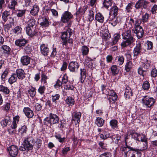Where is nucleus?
<instances>
[{"mask_svg": "<svg viewBox=\"0 0 157 157\" xmlns=\"http://www.w3.org/2000/svg\"><path fill=\"white\" fill-rule=\"evenodd\" d=\"M25 53L26 54H29L32 51V48L30 46L28 45L27 46H26L24 48Z\"/></svg>", "mask_w": 157, "mask_h": 157, "instance_id": "nucleus-64", "label": "nucleus"}, {"mask_svg": "<svg viewBox=\"0 0 157 157\" xmlns=\"http://www.w3.org/2000/svg\"><path fill=\"white\" fill-rule=\"evenodd\" d=\"M94 13L92 10H90L89 11L88 19L90 21H92L94 19Z\"/></svg>", "mask_w": 157, "mask_h": 157, "instance_id": "nucleus-61", "label": "nucleus"}, {"mask_svg": "<svg viewBox=\"0 0 157 157\" xmlns=\"http://www.w3.org/2000/svg\"><path fill=\"white\" fill-rule=\"evenodd\" d=\"M117 63L120 65H122L124 61V58L123 56H119L116 58Z\"/></svg>", "mask_w": 157, "mask_h": 157, "instance_id": "nucleus-51", "label": "nucleus"}, {"mask_svg": "<svg viewBox=\"0 0 157 157\" xmlns=\"http://www.w3.org/2000/svg\"><path fill=\"white\" fill-rule=\"evenodd\" d=\"M79 67L78 63L75 61H72L70 63L68 68L71 71L75 72L77 71Z\"/></svg>", "mask_w": 157, "mask_h": 157, "instance_id": "nucleus-12", "label": "nucleus"}, {"mask_svg": "<svg viewBox=\"0 0 157 157\" xmlns=\"http://www.w3.org/2000/svg\"><path fill=\"white\" fill-rule=\"evenodd\" d=\"M113 37L112 42L111 43L112 45H115L117 44L120 37V35L118 33H116L114 34Z\"/></svg>", "mask_w": 157, "mask_h": 157, "instance_id": "nucleus-39", "label": "nucleus"}, {"mask_svg": "<svg viewBox=\"0 0 157 157\" xmlns=\"http://www.w3.org/2000/svg\"><path fill=\"white\" fill-rule=\"evenodd\" d=\"M100 137L103 140H105L108 138H110L111 139L113 138V135L108 130L105 131L103 134H100Z\"/></svg>", "mask_w": 157, "mask_h": 157, "instance_id": "nucleus-16", "label": "nucleus"}, {"mask_svg": "<svg viewBox=\"0 0 157 157\" xmlns=\"http://www.w3.org/2000/svg\"><path fill=\"white\" fill-rule=\"evenodd\" d=\"M132 31L138 39L142 37L144 34V30L141 26L134 27Z\"/></svg>", "mask_w": 157, "mask_h": 157, "instance_id": "nucleus-9", "label": "nucleus"}, {"mask_svg": "<svg viewBox=\"0 0 157 157\" xmlns=\"http://www.w3.org/2000/svg\"><path fill=\"white\" fill-rule=\"evenodd\" d=\"M132 137L136 141H140V139H140L141 134L137 133H132Z\"/></svg>", "mask_w": 157, "mask_h": 157, "instance_id": "nucleus-52", "label": "nucleus"}, {"mask_svg": "<svg viewBox=\"0 0 157 157\" xmlns=\"http://www.w3.org/2000/svg\"><path fill=\"white\" fill-rule=\"evenodd\" d=\"M133 4L134 3L132 2H131L128 4L125 8L127 12L129 13L131 12Z\"/></svg>", "mask_w": 157, "mask_h": 157, "instance_id": "nucleus-55", "label": "nucleus"}, {"mask_svg": "<svg viewBox=\"0 0 157 157\" xmlns=\"http://www.w3.org/2000/svg\"><path fill=\"white\" fill-rule=\"evenodd\" d=\"M23 111L26 116L28 118H32L34 115L33 111L29 107L25 108L23 109Z\"/></svg>", "mask_w": 157, "mask_h": 157, "instance_id": "nucleus-19", "label": "nucleus"}, {"mask_svg": "<svg viewBox=\"0 0 157 157\" xmlns=\"http://www.w3.org/2000/svg\"><path fill=\"white\" fill-rule=\"evenodd\" d=\"M48 78L47 76L44 74L42 73L41 75V81L42 82H43L44 84H45L47 82V80Z\"/></svg>", "mask_w": 157, "mask_h": 157, "instance_id": "nucleus-60", "label": "nucleus"}, {"mask_svg": "<svg viewBox=\"0 0 157 157\" xmlns=\"http://www.w3.org/2000/svg\"><path fill=\"white\" fill-rule=\"evenodd\" d=\"M95 19L99 22L103 23L104 22V17L101 13H98L96 14Z\"/></svg>", "mask_w": 157, "mask_h": 157, "instance_id": "nucleus-34", "label": "nucleus"}, {"mask_svg": "<svg viewBox=\"0 0 157 157\" xmlns=\"http://www.w3.org/2000/svg\"><path fill=\"white\" fill-rule=\"evenodd\" d=\"M35 143L34 140L32 137L25 139L22 144V146L19 147V150L22 151L32 150Z\"/></svg>", "mask_w": 157, "mask_h": 157, "instance_id": "nucleus-4", "label": "nucleus"}, {"mask_svg": "<svg viewBox=\"0 0 157 157\" xmlns=\"http://www.w3.org/2000/svg\"><path fill=\"white\" fill-rule=\"evenodd\" d=\"M118 8L117 6H113L110 9V16H116L118 13Z\"/></svg>", "mask_w": 157, "mask_h": 157, "instance_id": "nucleus-23", "label": "nucleus"}, {"mask_svg": "<svg viewBox=\"0 0 157 157\" xmlns=\"http://www.w3.org/2000/svg\"><path fill=\"white\" fill-rule=\"evenodd\" d=\"M9 70L8 69H6L4 71L3 73L2 74L1 78L2 80L3 81L5 80L6 77L7 75L8 74Z\"/></svg>", "mask_w": 157, "mask_h": 157, "instance_id": "nucleus-53", "label": "nucleus"}, {"mask_svg": "<svg viewBox=\"0 0 157 157\" xmlns=\"http://www.w3.org/2000/svg\"><path fill=\"white\" fill-rule=\"evenodd\" d=\"M142 101L144 106L146 107L150 108L153 105L155 100L152 98L145 96L142 99Z\"/></svg>", "mask_w": 157, "mask_h": 157, "instance_id": "nucleus-7", "label": "nucleus"}, {"mask_svg": "<svg viewBox=\"0 0 157 157\" xmlns=\"http://www.w3.org/2000/svg\"><path fill=\"white\" fill-rule=\"evenodd\" d=\"M115 17L110 16L109 18L110 23L113 26H116L118 23L117 20Z\"/></svg>", "mask_w": 157, "mask_h": 157, "instance_id": "nucleus-36", "label": "nucleus"}, {"mask_svg": "<svg viewBox=\"0 0 157 157\" xmlns=\"http://www.w3.org/2000/svg\"><path fill=\"white\" fill-rule=\"evenodd\" d=\"M133 66L134 64L132 61L127 60V62L125 66V69L127 72H129Z\"/></svg>", "mask_w": 157, "mask_h": 157, "instance_id": "nucleus-31", "label": "nucleus"}, {"mask_svg": "<svg viewBox=\"0 0 157 157\" xmlns=\"http://www.w3.org/2000/svg\"><path fill=\"white\" fill-rule=\"evenodd\" d=\"M73 33V30L70 28L68 29L66 31L62 33L61 38L63 42L62 44L63 46L66 47L68 46V44L69 46L72 45L73 43V40L70 37Z\"/></svg>", "mask_w": 157, "mask_h": 157, "instance_id": "nucleus-1", "label": "nucleus"}, {"mask_svg": "<svg viewBox=\"0 0 157 157\" xmlns=\"http://www.w3.org/2000/svg\"><path fill=\"white\" fill-rule=\"evenodd\" d=\"M141 49V43H138L137 44L133 50V56L134 57H137L139 54L140 53Z\"/></svg>", "mask_w": 157, "mask_h": 157, "instance_id": "nucleus-14", "label": "nucleus"}, {"mask_svg": "<svg viewBox=\"0 0 157 157\" xmlns=\"http://www.w3.org/2000/svg\"><path fill=\"white\" fill-rule=\"evenodd\" d=\"M92 59L89 57H86L85 59V63L88 66H91L92 65Z\"/></svg>", "mask_w": 157, "mask_h": 157, "instance_id": "nucleus-57", "label": "nucleus"}, {"mask_svg": "<svg viewBox=\"0 0 157 157\" xmlns=\"http://www.w3.org/2000/svg\"><path fill=\"white\" fill-rule=\"evenodd\" d=\"M149 16V14L147 13H145L142 16L141 21L144 23L147 22L148 21Z\"/></svg>", "mask_w": 157, "mask_h": 157, "instance_id": "nucleus-56", "label": "nucleus"}, {"mask_svg": "<svg viewBox=\"0 0 157 157\" xmlns=\"http://www.w3.org/2000/svg\"><path fill=\"white\" fill-rule=\"evenodd\" d=\"M22 29L19 26H17L13 29V32L15 36L21 34V32Z\"/></svg>", "mask_w": 157, "mask_h": 157, "instance_id": "nucleus-47", "label": "nucleus"}, {"mask_svg": "<svg viewBox=\"0 0 157 157\" xmlns=\"http://www.w3.org/2000/svg\"><path fill=\"white\" fill-rule=\"evenodd\" d=\"M150 62L148 60H147L146 62L143 63L142 67L145 70L148 69L150 67Z\"/></svg>", "mask_w": 157, "mask_h": 157, "instance_id": "nucleus-58", "label": "nucleus"}, {"mask_svg": "<svg viewBox=\"0 0 157 157\" xmlns=\"http://www.w3.org/2000/svg\"><path fill=\"white\" fill-rule=\"evenodd\" d=\"M111 70L113 75H116L118 74L119 71L118 69L117 66L116 65H113L111 67Z\"/></svg>", "mask_w": 157, "mask_h": 157, "instance_id": "nucleus-44", "label": "nucleus"}, {"mask_svg": "<svg viewBox=\"0 0 157 157\" xmlns=\"http://www.w3.org/2000/svg\"><path fill=\"white\" fill-rule=\"evenodd\" d=\"M81 114L80 112H75L74 114L72 116V120L76 121L77 123L79 124L80 121Z\"/></svg>", "mask_w": 157, "mask_h": 157, "instance_id": "nucleus-21", "label": "nucleus"}, {"mask_svg": "<svg viewBox=\"0 0 157 157\" xmlns=\"http://www.w3.org/2000/svg\"><path fill=\"white\" fill-rule=\"evenodd\" d=\"M45 90V87L44 86H40L38 90V91L41 94H42L44 93Z\"/></svg>", "mask_w": 157, "mask_h": 157, "instance_id": "nucleus-63", "label": "nucleus"}, {"mask_svg": "<svg viewBox=\"0 0 157 157\" xmlns=\"http://www.w3.org/2000/svg\"><path fill=\"white\" fill-rule=\"evenodd\" d=\"M65 102L69 106L74 105L75 101L71 97H68L65 100Z\"/></svg>", "mask_w": 157, "mask_h": 157, "instance_id": "nucleus-42", "label": "nucleus"}, {"mask_svg": "<svg viewBox=\"0 0 157 157\" xmlns=\"http://www.w3.org/2000/svg\"><path fill=\"white\" fill-rule=\"evenodd\" d=\"M122 35L123 39L124 40L121 44L122 48L127 47L133 42V38L132 36L131 30L129 29L125 30Z\"/></svg>", "mask_w": 157, "mask_h": 157, "instance_id": "nucleus-2", "label": "nucleus"}, {"mask_svg": "<svg viewBox=\"0 0 157 157\" xmlns=\"http://www.w3.org/2000/svg\"><path fill=\"white\" fill-rule=\"evenodd\" d=\"M16 74L19 79H22L25 78V73L23 70L21 69H18L16 70Z\"/></svg>", "mask_w": 157, "mask_h": 157, "instance_id": "nucleus-25", "label": "nucleus"}, {"mask_svg": "<svg viewBox=\"0 0 157 157\" xmlns=\"http://www.w3.org/2000/svg\"><path fill=\"white\" fill-rule=\"evenodd\" d=\"M19 120V117H16L13 119V121L12 124L11 125V127L12 128L15 129L17 127V124L18 123Z\"/></svg>", "mask_w": 157, "mask_h": 157, "instance_id": "nucleus-46", "label": "nucleus"}, {"mask_svg": "<svg viewBox=\"0 0 157 157\" xmlns=\"http://www.w3.org/2000/svg\"><path fill=\"white\" fill-rule=\"evenodd\" d=\"M80 79L82 83H83L86 77V70L85 69H80Z\"/></svg>", "mask_w": 157, "mask_h": 157, "instance_id": "nucleus-27", "label": "nucleus"}, {"mask_svg": "<svg viewBox=\"0 0 157 157\" xmlns=\"http://www.w3.org/2000/svg\"><path fill=\"white\" fill-rule=\"evenodd\" d=\"M26 32L27 35L30 37H33L37 33V30L36 27H26Z\"/></svg>", "mask_w": 157, "mask_h": 157, "instance_id": "nucleus-13", "label": "nucleus"}, {"mask_svg": "<svg viewBox=\"0 0 157 157\" xmlns=\"http://www.w3.org/2000/svg\"><path fill=\"white\" fill-rule=\"evenodd\" d=\"M50 22L46 17L42 18V22L40 23V25L42 27L48 26L49 25Z\"/></svg>", "mask_w": 157, "mask_h": 157, "instance_id": "nucleus-38", "label": "nucleus"}, {"mask_svg": "<svg viewBox=\"0 0 157 157\" xmlns=\"http://www.w3.org/2000/svg\"><path fill=\"white\" fill-rule=\"evenodd\" d=\"M27 43L24 39H21L16 40L15 41L16 45L20 47L24 46Z\"/></svg>", "mask_w": 157, "mask_h": 157, "instance_id": "nucleus-28", "label": "nucleus"}, {"mask_svg": "<svg viewBox=\"0 0 157 157\" xmlns=\"http://www.w3.org/2000/svg\"><path fill=\"white\" fill-rule=\"evenodd\" d=\"M150 87V84L147 81L144 82L142 85V88L145 90H148Z\"/></svg>", "mask_w": 157, "mask_h": 157, "instance_id": "nucleus-54", "label": "nucleus"}, {"mask_svg": "<svg viewBox=\"0 0 157 157\" xmlns=\"http://www.w3.org/2000/svg\"><path fill=\"white\" fill-rule=\"evenodd\" d=\"M140 1L141 7H143L144 9L147 8L149 2L146 0H140Z\"/></svg>", "mask_w": 157, "mask_h": 157, "instance_id": "nucleus-59", "label": "nucleus"}, {"mask_svg": "<svg viewBox=\"0 0 157 157\" xmlns=\"http://www.w3.org/2000/svg\"><path fill=\"white\" fill-rule=\"evenodd\" d=\"M44 12L48 17H51L52 15L55 17H57L58 15L57 11L53 9H45L44 11Z\"/></svg>", "mask_w": 157, "mask_h": 157, "instance_id": "nucleus-11", "label": "nucleus"}, {"mask_svg": "<svg viewBox=\"0 0 157 157\" xmlns=\"http://www.w3.org/2000/svg\"><path fill=\"white\" fill-rule=\"evenodd\" d=\"M0 91L3 92L5 94H8L10 93V90L7 87L2 85H0Z\"/></svg>", "mask_w": 157, "mask_h": 157, "instance_id": "nucleus-41", "label": "nucleus"}, {"mask_svg": "<svg viewBox=\"0 0 157 157\" xmlns=\"http://www.w3.org/2000/svg\"><path fill=\"white\" fill-rule=\"evenodd\" d=\"M27 92L31 97H33L36 94V89L35 87L31 86Z\"/></svg>", "mask_w": 157, "mask_h": 157, "instance_id": "nucleus-35", "label": "nucleus"}, {"mask_svg": "<svg viewBox=\"0 0 157 157\" xmlns=\"http://www.w3.org/2000/svg\"><path fill=\"white\" fill-rule=\"evenodd\" d=\"M87 8V6H83V8H80L75 13L76 17H81L85 13Z\"/></svg>", "mask_w": 157, "mask_h": 157, "instance_id": "nucleus-18", "label": "nucleus"}, {"mask_svg": "<svg viewBox=\"0 0 157 157\" xmlns=\"http://www.w3.org/2000/svg\"><path fill=\"white\" fill-rule=\"evenodd\" d=\"M31 16H28L26 19L27 21H28V26L26 27H36L35 26L36 21L34 19L31 18Z\"/></svg>", "mask_w": 157, "mask_h": 157, "instance_id": "nucleus-20", "label": "nucleus"}, {"mask_svg": "<svg viewBox=\"0 0 157 157\" xmlns=\"http://www.w3.org/2000/svg\"><path fill=\"white\" fill-rule=\"evenodd\" d=\"M10 122V118L9 116H6L4 119L1 122V124L3 127H6L8 123Z\"/></svg>", "mask_w": 157, "mask_h": 157, "instance_id": "nucleus-37", "label": "nucleus"}, {"mask_svg": "<svg viewBox=\"0 0 157 157\" xmlns=\"http://www.w3.org/2000/svg\"><path fill=\"white\" fill-rule=\"evenodd\" d=\"M107 91L108 93L106 94V95L109 102L111 104L115 103L117 98L116 93L114 90L110 89H108Z\"/></svg>", "mask_w": 157, "mask_h": 157, "instance_id": "nucleus-6", "label": "nucleus"}, {"mask_svg": "<svg viewBox=\"0 0 157 157\" xmlns=\"http://www.w3.org/2000/svg\"><path fill=\"white\" fill-rule=\"evenodd\" d=\"M60 98V95L59 94H55L54 95H52V101L54 104V105H53L54 108L56 107H57L56 105V101L58 100Z\"/></svg>", "mask_w": 157, "mask_h": 157, "instance_id": "nucleus-30", "label": "nucleus"}, {"mask_svg": "<svg viewBox=\"0 0 157 157\" xmlns=\"http://www.w3.org/2000/svg\"><path fill=\"white\" fill-rule=\"evenodd\" d=\"M95 123L98 127H101L104 123V120L101 118L98 117L95 120Z\"/></svg>", "mask_w": 157, "mask_h": 157, "instance_id": "nucleus-32", "label": "nucleus"}, {"mask_svg": "<svg viewBox=\"0 0 157 157\" xmlns=\"http://www.w3.org/2000/svg\"><path fill=\"white\" fill-rule=\"evenodd\" d=\"M17 76L16 74H13L9 79L8 81L9 83L10 84H12L13 83L15 82L17 79Z\"/></svg>", "mask_w": 157, "mask_h": 157, "instance_id": "nucleus-33", "label": "nucleus"}, {"mask_svg": "<svg viewBox=\"0 0 157 157\" xmlns=\"http://www.w3.org/2000/svg\"><path fill=\"white\" fill-rule=\"evenodd\" d=\"M73 16L71 13L66 11L61 16V21L63 23H67L73 17Z\"/></svg>", "mask_w": 157, "mask_h": 157, "instance_id": "nucleus-8", "label": "nucleus"}, {"mask_svg": "<svg viewBox=\"0 0 157 157\" xmlns=\"http://www.w3.org/2000/svg\"><path fill=\"white\" fill-rule=\"evenodd\" d=\"M30 61V58L27 56H22L21 59V62L23 65H27Z\"/></svg>", "mask_w": 157, "mask_h": 157, "instance_id": "nucleus-17", "label": "nucleus"}, {"mask_svg": "<svg viewBox=\"0 0 157 157\" xmlns=\"http://www.w3.org/2000/svg\"><path fill=\"white\" fill-rule=\"evenodd\" d=\"M40 51L42 54L44 56H47L49 52V49L47 46L44 44H41L40 46Z\"/></svg>", "mask_w": 157, "mask_h": 157, "instance_id": "nucleus-24", "label": "nucleus"}, {"mask_svg": "<svg viewBox=\"0 0 157 157\" xmlns=\"http://www.w3.org/2000/svg\"><path fill=\"white\" fill-rule=\"evenodd\" d=\"M39 8L38 5H34L30 12V13L33 16H36L39 11Z\"/></svg>", "mask_w": 157, "mask_h": 157, "instance_id": "nucleus-22", "label": "nucleus"}, {"mask_svg": "<svg viewBox=\"0 0 157 157\" xmlns=\"http://www.w3.org/2000/svg\"><path fill=\"white\" fill-rule=\"evenodd\" d=\"M59 120L56 114H50L49 117H47L44 120V123L45 124L48 125V124L50 125L58 123Z\"/></svg>", "mask_w": 157, "mask_h": 157, "instance_id": "nucleus-5", "label": "nucleus"}, {"mask_svg": "<svg viewBox=\"0 0 157 157\" xmlns=\"http://www.w3.org/2000/svg\"><path fill=\"white\" fill-rule=\"evenodd\" d=\"M3 110L6 112H8L10 109V102L8 101L7 102H6L5 104L2 106Z\"/></svg>", "mask_w": 157, "mask_h": 157, "instance_id": "nucleus-43", "label": "nucleus"}, {"mask_svg": "<svg viewBox=\"0 0 157 157\" xmlns=\"http://www.w3.org/2000/svg\"><path fill=\"white\" fill-rule=\"evenodd\" d=\"M10 156L11 157H15L18 153V148L15 145H12L8 149Z\"/></svg>", "mask_w": 157, "mask_h": 157, "instance_id": "nucleus-10", "label": "nucleus"}, {"mask_svg": "<svg viewBox=\"0 0 157 157\" xmlns=\"http://www.w3.org/2000/svg\"><path fill=\"white\" fill-rule=\"evenodd\" d=\"M1 49L3 54L6 56H8L10 54L11 48L9 46L4 45L2 46Z\"/></svg>", "mask_w": 157, "mask_h": 157, "instance_id": "nucleus-15", "label": "nucleus"}, {"mask_svg": "<svg viewBox=\"0 0 157 157\" xmlns=\"http://www.w3.org/2000/svg\"><path fill=\"white\" fill-rule=\"evenodd\" d=\"M81 51L83 56H86L88 54L89 52L88 48L86 46H83L81 48Z\"/></svg>", "mask_w": 157, "mask_h": 157, "instance_id": "nucleus-49", "label": "nucleus"}, {"mask_svg": "<svg viewBox=\"0 0 157 157\" xmlns=\"http://www.w3.org/2000/svg\"><path fill=\"white\" fill-rule=\"evenodd\" d=\"M112 3V0H104L103 2V5L104 7L107 9L111 6Z\"/></svg>", "mask_w": 157, "mask_h": 157, "instance_id": "nucleus-45", "label": "nucleus"}, {"mask_svg": "<svg viewBox=\"0 0 157 157\" xmlns=\"http://www.w3.org/2000/svg\"><path fill=\"white\" fill-rule=\"evenodd\" d=\"M26 10H17L16 11V15L18 17H21L25 15Z\"/></svg>", "mask_w": 157, "mask_h": 157, "instance_id": "nucleus-48", "label": "nucleus"}, {"mask_svg": "<svg viewBox=\"0 0 157 157\" xmlns=\"http://www.w3.org/2000/svg\"><path fill=\"white\" fill-rule=\"evenodd\" d=\"M110 125L113 128H117L118 127L117 121L116 120H112L110 121Z\"/></svg>", "mask_w": 157, "mask_h": 157, "instance_id": "nucleus-50", "label": "nucleus"}, {"mask_svg": "<svg viewBox=\"0 0 157 157\" xmlns=\"http://www.w3.org/2000/svg\"><path fill=\"white\" fill-rule=\"evenodd\" d=\"M17 5V2L16 0H11L8 4V7L11 10H14Z\"/></svg>", "mask_w": 157, "mask_h": 157, "instance_id": "nucleus-26", "label": "nucleus"}, {"mask_svg": "<svg viewBox=\"0 0 157 157\" xmlns=\"http://www.w3.org/2000/svg\"><path fill=\"white\" fill-rule=\"evenodd\" d=\"M143 69V68L142 66L139 67L138 70V72L139 75L144 76V72H146V70L145 69L144 70Z\"/></svg>", "mask_w": 157, "mask_h": 157, "instance_id": "nucleus-62", "label": "nucleus"}, {"mask_svg": "<svg viewBox=\"0 0 157 157\" xmlns=\"http://www.w3.org/2000/svg\"><path fill=\"white\" fill-rule=\"evenodd\" d=\"M138 151V149L130 147H124L122 149V154L124 157H141V153H137Z\"/></svg>", "mask_w": 157, "mask_h": 157, "instance_id": "nucleus-3", "label": "nucleus"}, {"mask_svg": "<svg viewBox=\"0 0 157 157\" xmlns=\"http://www.w3.org/2000/svg\"><path fill=\"white\" fill-rule=\"evenodd\" d=\"M10 15V12L6 10H5L2 13V18L4 22H6L7 21V17Z\"/></svg>", "mask_w": 157, "mask_h": 157, "instance_id": "nucleus-40", "label": "nucleus"}, {"mask_svg": "<svg viewBox=\"0 0 157 157\" xmlns=\"http://www.w3.org/2000/svg\"><path fill=\"white\" fill-rule=\"evenodd\" d=\"M124 95L126 98H129L131 96H132V91L129 86H127L126 87Z\"/></svg>", "mask_w": 157, "mask_h": 157, "instance_id": "nucleus-29", "label": "nucleus"}]
</instances>
